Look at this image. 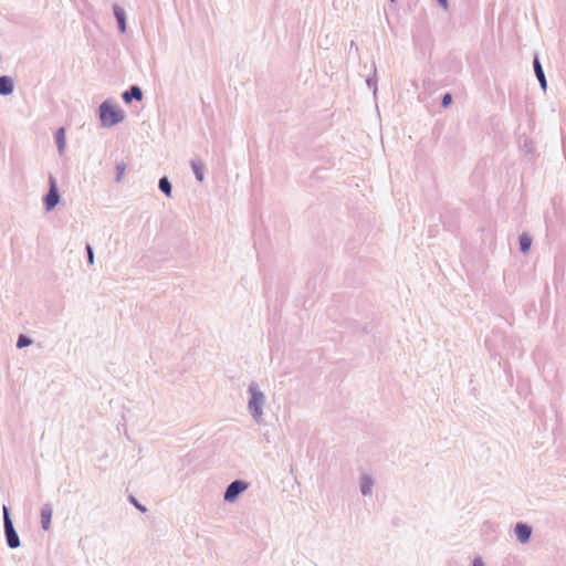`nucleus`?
Returning <instances> with one entry per match:
<instances>
[{"instance_id": "1", "label": "nucleus", "mask_w": 566, "mask_h": 566, "mask_svg": "<svg viewBox=\"0 0 566 566\" xmlns=\"http://www.w3.org/2000/svg\"><path fill=\"white\" fill-rule=\"evenodd\" d=\"M99 117L104 126H113L123 119V113L116 107L103 103L99 107Z\"/></svg>"}, {"instance_id": "2", "label": "nucleus", "mask_w": 566, "mask_h": 566, "mask_svg": "<svg viewBox=\"0 0 566 566\" xmlns=\"http://www.w3.org/2000/svg\"><path fill=\"white\" fill-rule=\"evenodd\" d=\"M3 512H4V530H6L8 545L11 548H15L20 545V541H19V537L13 528L12 522L9 517L8 510L6 506L3 507Z\"/></svg>"}, {"instance_id": "3", "label": "nucleus", "mask_w": 566, "mask_h": 566, "mask_svg": "<svg viewBox=\"0 0 566 566\" xmlns=\"http://www.w3.org/2000/svg\"><path fill=\"white\" fill-rule=\"evenodd\" d=\"M252 394L251 400L249 402V408L252 415L259 419L262 416V405L264 397L261 392H258L253 387L250 388Z\"/></svg>"}, {"instance_id": "4", "label": "nucleus", "mask_w": 566, "mask_h": 566, "mask_svg": "<svg viewBox=\"0 0 566 566\" xmlns=\"http://www.w3.org/2000/svg\"><path fill=\"white\" fill-rule=\"evenodd\" d=\"M247 489V484L242 481L232 482L224 494V500L229 502H233L238 495Z\"/></svg>"}, {"instance_id": "5", "label": "nucleus", "mask_w": 566, "mask_h": 566, "mask_svg": "<svg viewBox=\"0 0 566 566\" xmlns=\"http://www.w3.org/2000/svg\"><path fill=\"white\" fill-rule=\"evenodd\" d=\"M50 190L44 198L45 207L48 210L53 209L59 202V193L54 178H50Z\"/></svg>"}, {"instance_id": "6", "label": "nucleus", "mask_w": 566, "mask_h": 566, "mask_svg": "<svg viewBox=\"0 0 566 566\" xmlns=\"http://www.w3.org/2000/svg\"><path fill=\"white\" fill-rule=\"evenodd\" d=\"M515 534L521 543H526L531 537L532 530L526 524H517Z\"/></svg>"}, {"instance_id": "7", "label": "nucleus", "mask_w": 566, "mask_h": 566, "mask_svg": "<svg viewBox=\"0 0 566 566\" xmlns=\"http://www.w3.org/2000/svg\"><path fill=\"white\" fill-rule=\"evenodd\" d=\"M52 518V507L50 505H45L41 511V523L42 527L48 531L51 525Z\"/></svg>"}, {"instance_id": "8", "label": "nucleus", "mask_w": 566, "mask_h": 566, "mask_svg": "<svg viewBox=\"0 0 566 566\" xmlns=\"http://www.w3.org/2000/svg\"><path fill=\"white\" fill-rule=\"evenodd\" d=\"M12 81L8 76H0V95H9L12 93Z\"/></svg>"}, {"instance_id": "9", "label": "nucleus", "mask_w": 566, "mask_h": 566, "mask_svg": "<svg viewBox=\"0 0 566 566\" xmlns=\"http://www.w3.org/2000/svg\"><path fill=\"white\" fill-rule=\"evenodd\" d=\"M132 97L140 101L143 97L142 90L138 86H133L130 91H127L123 94V98L126 103H129L132 101Z\"/></svg>"}, {"instance_id": "10", "label": "nucleus", "mask_w": 566, "mask_h": 566, "mask_svg": "<svg viewBox=\"0 0 566 566\" xmlns=\"http://www.w3.org/2000/svg\"><path fill=\"white\" fill-rule=\"evenodd\" d=\"M114 13L116 17V20L118 22L119 29L122 32H125L126 30V23H125V12L120 7L114 8Z\"/></svg>"}, {"instance_id": "11", "label": "nucleus", "mask_w": 566, "mask_h": 566, "mask_svg": "<svg viewBox=\"0 0 566 566\" xmlns=\"http://www.w3.org/2000/svg\"><path fill=\"white\" fill-rule=\"evenodd\" d=\"M534 70H535L536 76L541 83V86L545 90L546 88V78H545L543 69L537 59H535V61H534Z\"/></svg>"}, {"instance_id": "12", "label": "nucleus", "mask_w": 566, "mask_h": 566, "mask_svg": "<svg viewBox=\"0 0 566 566\" xmlns=\"http://www.w3.org/2000/svg\"><path fill=\"white\" fill-rule=\"evenodd\" d=\"M56 143L60 151H64L65 148V129L60 128L56 133Z\"/></svg>"}, {"instance_id": "13", "label": "nucleus", "mask_w": 566, "mask_h": 566, "mask_svg": "<svg viewBox=\"0 0 566 566\" xmlns=\"http://www.w3.org/2000/svg\"><path fill=\"white\" fill-rule=\"evenodd\" d=\"M192 169H193V172L197 177V179L199 181H202L203 180V172H202V169H203V164L198 160V161H192Z\"/></svg>"}, {"instance_id": "14", "label": "nucleus", "mask_w": 566, "mask_h": 566, "mask_svg": "<svg viewBox=\"0 0 566 566\" xmlns=\"http://www.w3.org/2000/svg\"><path fill=\"white\" fill-rule=\"evenodd\" d=\"M531 244H532V240L528 235H526V234L521 235L520 247L524 253H526L530 250Z\"/></svg>"}, {"instance_id": "15", "label": "nucleus", "mask_w": 566, "mask_h": 566, "mask_svg": "<svg viewBox=\"0 0 566 566\" xmlns=\"http://www.w3.org/2000/svg\"><path fill=\"white\" fill-rule=\"evenodd\" d=\"M159 188L163 192H165L168 197L171 195V186L167 178H161L159 180Z\"/></svg>"}, {"instance_id": "16", "label": "nucleus", "mask_w": 566, "mask_h": 566, "mask_svg": "<svg viewBox=\"0 0 566 566\" xmlns=\"http://www.w3.org/2000/svg\"><path fill=\"white\" fill-rule=\"evenodd\" d=\"M116 169H117V181H120L122 178L124 177V174H125V170H126V165L124 163H120L116 166Z\"/></svg>"}, {"instance_id": "17", "label": "nucleus", "mask_w": 566, "mask_h": 566, "mask_svg": "<svg viewBox=\"0 0 566 566\" xmlns=\"http://www.w3.org/2000/svg\"><path fill=\"white\" fill-rule=\"evenodd\" d=\"M30 344H31V340L27 336L20 335V337L18 339V343H17V346L19 348H22V347H25V346H28Z\"/></svg>"}, {"instance_id": "18", "label": "nucleus", "mask_w": 566, "mask_h": 566, "mask_svg": "<svg viewBox=\"0 0 566 566\" xmlns=\"http://www.w3.org/2000/svg\"><path fill=\"white\" fill-rule=\"evenodd\" d=\"M452 97L450 94H446L442 98V105L444 107L449 106L451 104Z\"/></svg>"}, {"instance_id": "19", "label": "nucleus", "mask_w": 566, "mask_h": 566, "mask_svg": "<svg viewBox=\"0 0 566 566\" xmlns=\"http://www.w3.org/2000/svg\"><path fill=\"white\" fill-rule=\"evenodd\" d=\"M87 254H88L90 263H93L94 255H93L92 248L90 245L87 247Z\"/></svg>"}, {"instance_id": "20", "label": "nucleus", "mask_w": 566, "mask_h": 566, "mask_svg": "<svg viewBox=\"0 0 566 566\" xmlns=\"http://www.w3.org/2000/svg\"><path fill=\"white\" fill-rule=\"evenodd\" d=\"M439 4H441L444 9L448 8V0H438Z\"/></svg>"}, {"instance_id": "21", "label": "nucleus", "mask_w": 566, "mask_h": 566, "mask_svg": "<svg viewBox=\"0 0 566 566\" xmlns=\"http://www.w3.org/2000/svg\"><path fill=\"white\" fill-rule=\"evenodd\" d=\"M473 566H484L480 559H474Z\"/></svg>"}]
</instances>
